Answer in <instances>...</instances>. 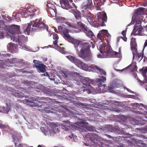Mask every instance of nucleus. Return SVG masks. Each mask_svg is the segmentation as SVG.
Masks as SVG:
<instances>
[{
    "label": "nucleus",
    "instance_id": "nucleus-29",
    "mask_svg": "<svg viewBox=\"0 0 147 147\" xmlns=\"http://www.w3.org/2000/svg\"><path fill=\"white\" fill-rule=\"evenodd\" d=\"M84 33L87 37L89 38H93L94 36H95L94 33L91 30L89 29V28Z\"/></svg>",
    "mask_w": 147,
    "mask_h": 147
},
{
    "label": "nucleus",
    "instance_id": "nucleus-25",
    "mask_svg": "<svg viewBox=\"0 0 147 147\" xmlns=\"http://www.w3.org/2000/svg\"><path fill=\"white\" fill-rule=\"evenodd\" d=\"M17 47L18 45L17 44L12 43L11 42L9 43L7 46V49L12 53H13L16 50Z\"/></svg>",
    "mask_w": 147,
    "mask_h": 147
},
{
    "label": "nucleus",
    "instance_id": "nucleus-33",
    "mask_svg": "<svg viewBox=\"0 0 147 147\" xmlns=\"http://www.w3.org/2000/svg\"><path fill=\"white\" fill-rule=\"evenodd\" d=\"M110 54L111 55H113L112 57H115L117 56L118 55H119V57L121 55V49L119 48V52H117L116 51H114L113 52L111 53Z\"/></svg>",
    "mask_w": 147,
    "mask_h": 147
},
{
    "label": "nucleus",
    "instance_id": "nucleus-27",
    "mask_svg": "<svg viewBox=\"0 0 147 147\" xmlns=\"http://www.w3.org/2000/svg\"><path fill=\"white\" fill-rule=\"evenodd\" d=\"M91 68L96 71H99L101 75L104 76H106V71L103 69L100 68L98 66L95 65H92Z\"/></svg>",
    "mask_w": 147,
    "mask_h": 147
},
{
    "label": "nucleus",
    "instance_id": "nucleus-31",
    "mask_svg": "<svg viewBox=\"0 0 147 147\" xmlns=\"http://www.w3.org/2000/svg\"><path fill=\"white\" fill-rule=\"evenodd\" d=\"M108 143L106 142H102V139L101 141H99L97 144L98 147H109Z\"/></svg>",
    "mask_w": 147,
    "mask_h": 147
},
{
    "label": "nucleus",
    "instance_id": "nucleus-4",
    "mask_svg": "<svg viewBox=\"0 0 147 147\" xmlns=\"http://www.w3.org/2000/svg\"><path fill=\"white\" fill-rule=\"evenodd\" d=\"M85 136L90 141L92 145L96 146H97L98 142L102 141V138L100 137L93 133H89Z\"/></svg>",
    "mask_w": 147,
    "mask_h": 147
},
{
    "label": "nucleus",
    "instance_id": "nucleus-8",
    "mask_svg": "<svg viewBox=\"0 0 147 147\" xmlns=\"http://www.w3.org/2000/svg\"><path fill=\"white\" fill-rule=\"evenodd\" d=\"M95 21L96 22H97L103 23L106 22L107 20L106 13L103 12H99L95 16Z\"/></svg>",
    "mask_w": 147,
    "mask_h": 147
},
{
    "label": "nucleus",
    "instance_id": "nucleus-56",
    "mask_svg": "<svg viewBox=\"0 0 147 147\" xmlns=\"http://www.w3.org/2000/svg\"><path fill=\"white\" fill-rule=\"evenodd\" d=\"M45 76L49 77L48 73L47 72H45Z\"/></svg>",
    "mask_w": 147,
    "mask_h": 147
},
{
    "label": "nucleus",
    "instance_id": "nucleus-52",
    "mask_svg": "<svg viewBox=\"0 0 147 147\" xmlns=\"http://www.w3.org/2000/svg\"><path fill=\"white\" fill-rule=\"evenodd\" d=\"M58 40H55V41H54L53 42V44L54 45H55V46L56 47H57L58 46V45L57 44V41Z\"/></svg>",
    "mask_w": 147,
    "mask_h": 147
},
{
    "label": "nucleus",
    "instance_id": "nucleus-53",
    "mask_svg": "<svg viewBox=\"0 0 147 147\" xmlns=\"http://www.w3.org/2000/svg\"><path fill=\"white\" fill-rule=\"evenodd\" d=\"M33 62L34 64H36L37 65L40 64L38 63L39 62L37 60H34L33 61Z\"/></svg>",
    "mask_w": 147,
    "mask_h": 147
},
{
    "label": "nucleus",
    "instance_id": "nucleus-11",
    "mask_svg": "<svg viewBox=\"0 0 147 147\" xmlns=\"http://www.w3.org/2000/svg\"><path fill=\"white\" fill-rule=\"evenodd\" d=\"M48 9V11L49 12L51 17L56 16L57 13V9L55 6L50 4H47L46 6Z\"/></svg>",
    "mask_w": 147,
    "mask_h": 147
},
{
    "label": "nucleus",
    "instance_id": "nucleus-21",
    "mask_svg": "<svg viewBox=\"0 0 147 147\" xmlns=\"http://www.w3.org/2000/svg\"><path fill=\"white\" fill-rule=\"evenodd\" d=\"M20 26L18 25H13L10 28L9 30V32L11 34L13 35H14L17 33L18 34L19 31Z\"/></svg>",
    "mask_w": 147,
    "mask_h": 147
},
{
    "label": "nucleus",
    "instance_id": "nucleus-59",
    "mask_svg": "<svg viewBox=\"0 0 147 147\" xmlns=\"http://www.w3.org/2000/svg\"><path fill=\"white\" fill-rule=\"evenodd\" d=\"M69 1V2L70 3H71L72 2H73V1L72 0H68Z\"/></svg>",
    "mask_w": 147,
    "mask_h": 147
},
{
    "label": "nucleus",
    "instance_id": "nucleus-13",
    "mask_svg": "<svg viewBox=\"0 0 147 147\" xmlns=\"http://www.w3.org/2000/svg\"><path fill=\"white\" fill-rule=\"evenodd\" d=\"M63 74L65 77L67 78L69 77L71 80L76 81V82L80 80V78L79 77H81L78 73L76 72H74L71 75L68 74H67L65 72Z\"/></svg>",
    "mask_w": 147,
    "mask_h": 147
},
{
    "label": "nucleus",
    "instance_id": "nucleus-15",
    "mask_svg": "<svg viewBox=\"0 0 147 147\" xmlns=\"http://www.w3.org/2000/svg\"><path fill=\"white\" fill-rule=\"evenodd\" d=\"M42 109H39L42 112H45L47 113H55L57 112V108L53 106H48L47 107H45Z\"/></svg>",
    "mask_w": 147,
    "mask_h": 147
},
{
    "label": "nucleus",
    "instance_id": "nucleus-19",
    "mask_svg": "<svg viewBox=\"0 0 147 147\" xmlns=\"http://www.w3.org/2000/svg\"><path fill=\"white\" fill-rule=\"evenodd\" d=\"M66 57L71 61L74 63L77 66L80 67L81 65V63L82 64V62L74 56L69 55L66 56Z\"/></svg>",
    "mask_w": 147,
    "mask_h": 147
},
{
    "label": "nucleus",
    "instance_id": "nucleus-28",
    "mask_svg": "<svg viewBox=\"0 0 147 147\" xmlns=\"http://www.w3.org/2000/svg\"><path fill=\"white\" fill-rule=\"evenodd\" d=\"M80 124H82L84 126H86V128L87 130L92 131H94L95 130L94 127L92 126H89L88 123H87L81 122Z\"/></svg>",
    "mask_w": 147,
    "mask_h": 147
},
{
    "label": "nucleus",
    "instance_id": "nucleus-23",
    "mask_svg": "<svg viewBox=\"0 0 147 147\" xmlns=\"http://www.w3.org/2000/svg\"><path fill=\"white\" fill-rule=\"evenodd\" d=\"M87 19L88 20L89 24L90 23H92V22H93L94 15L93 14L91 13L90 12H87L86 11H85V12H83Z\"/></svg>",
    "mask_w": 147,
    "mask_h": 147
},
{
    "label": "nucleus",
    "instance_id": "nucleus-45",
    "mask_svg": "<svg viewBox=\"0 0 147 147\" xmlns=\"http://www.w3.org/2000/svg\"><path fill=\"white\" fill-rule=\"evenodd\" d=\"M8 126V125H3L2 124L0 123V128L1 129H4L7 127Z\"/></svg>",
    "mask_w": 147,
    "mask_h": 147
},
{
    "label": "nucleus",
    "instance_id": "nucleus-35",
    "mask_svg": "<svg viewBox=\"0 0 147 147\" xmlns=\"http://www.w3.org/2000/svg\"><path fill=\"white\" fill-rule=\"evenodd\" d=\"M94 2L95 7L98 10H101L100 6H101L102 4H101V2H98L96 0H95Z\"/></svg>",
    "mask_w": 147,
    "mask_h": 147
},
{
    "label": "nucleus",
    "instance_id": "nucleus-16",
    "mask_svg": "<svg viewBox=\"0 0 147 147\" xmlns=\"http://www.w3.org/2000/svg\"><path fill=\"white\" fill-rule=\"evenodd\" d=\"M136 40V39L135 38H132L131 39L130 42L131 48L134 56L136 55L137 52V45Z\"/></svg>",
    "mask_w": 147,
    "mask_h": 147
},
{
    "label": "nucleus",
    "instance_id": "nucleus-60",
    "mask_svg": "<svg viewBox=\"0 0 147 147\" xmlns=\"http://www.w3.org/2000/svg\"><path fill=\"white\" fill-rule=\"evenodd\" d=\"M3 38V35L2 34L0 35V38Z\"/></svg>",
    "mask_w": 147,
    "mask_h": 147
},
{
    "label": "nucleus",
    "instance_id": "nucleus-47",
    "mask_svg": "<svg viewBox=\"0 0 147 147\" xmlns=\"http://www.w3.org/2000/svg\"><path fill=\"white\" fill-rule=\"evenodd\" d=\"M137 54L136 55V57H137L138 59H139L141 56H142V54H143V53H136V54Z\"/></svg>",
    "mask_w": 147,
    "mask_h": 147
},
{
    "label": "nucleus",
    "instance_id": "nucleus-34",
    "mask_svg": "<svg viewBox=\"0 0 147 147\" xmlns=\"http://www.w3.org/2000/svg\"><path fill=\"white\" fill-rule=\"evenodd\" d=\"M67 19L65 18L62 17H59L58 18V22L61 23H65L68 25L67 23H69L67 22Z\"/></svg>",
    "mask_w": 147,
    "mask_h": 147
},
{
    "label": "nucleus",
    "instance_id": "nucleus-10",
    "mask_svg": "<svg viewBox=\"0 0 147 147\" xmlns=\"http://www.w3.org/2000/svg\"><path fill=\"white\" fill-rule=\"evenodd\" d=\"M100 78H96L95 79V82L98 85V89L103 90L105 88V86L103 83L106 79L105 77L103 76H100Z\"/></svg>",
    "mask_w": 147,
    "mask_h": 147
},
{
    "label": "nucleus",
    "instance_id": "nucleus-51",
    "mask_svg": "<svg viewBox=\"0 0 147 147\" xmlns=\"http://www.w3.org/2000/svg\"><path fill=\"white\" fill-rule=\"evenodd\" d=\"M126 31L125 30H123L121 32V34L123 36H126Z\"/></svg>",
    "mask_w": 147,
    "mask_h": 147
},
{
    "label": "nucleus",
    "instance_id": "nucleus-57",
    "mask_svg": "<svg viewBox=\"0 0 147 147\" xmlns=\"http://www.w3.org/2000/svg\"><path fill=\"white\" fill-rule=\"evenodd\" d=\"M136 67H137V66H136L134 68L133 70H137V68Z\"/></svg>",
    "mask_w": 147,
    "mask_h": 147
},
{
    "label": "nucleus",
    "instance_id": "nucleus-6",
    "mask_svg": "<svg viewBox=\"0 0 147 147\" xmlns=\"http://www.w3.org/2000/svg\"><path fill=\"white\" fill-rule=\"evenodd\" d=\"M68 25L72 28L78 29L80 28L84 32L88 29L86 25L80 22H77L76 24L71 23H67Z\"/></svg>",
    "mask_w": 147,
    "mask_h": 147
},
{
    "label": "nucleus",
    "instance_id": "nucleus-64",
    "mask_svg": "<svg viewBox=\"0 0 147 147\" xmlns=\"http://www.w3.org/2000/svg\"><path fill=\"white\" fill-rule=\"evenodd\" d=\"M42 76H45V73H44L42 74Z\"/></svg>",
    "mask_w": 147,
    "mask_h": 147
},
{
    "label": "nucleus",
    "instance_id": "nucleus-18",
    "mask_svg": "<svg viewBox=\"0 0 147 147\" xmlns=\"http://www.w3.org/2000/svg\"><path fill=\"white\" fill-rule=\"evenodd\" d=\"M70 11L72 12L76 18L77 20L81 19V12L78 10L77 9V7L75 5L74 7L71 9L70 10Z\"/></svg>",
    "mask_w": 147,
    "mask_h": 147
},
{
    "label": "nucleus",
    "instance_id": "nucleus-36",
    "mask_svg": "<svg viewBox=\"0 0 147 147\" xmlns=\"http://www.w3.org/2000/svg\"><path fill=\"white\" fill-rule=\"evenodd\" d=\"M24 102L31 106H34V104L32 101L28 100L25 99L24 100Z\"/></svg>",
    "mask_w": 147,
    "mask_h": 147
},
{
    "label": "nucleus",
    "instance_id": "nucleus-44",
    "mask_svg": "<svg viewBox=\"0 0 147 147\" xmlns=\"http://www.w3.org/2000/svg\"><path fill=\"white\" fill-rule=\"evenodd\" d=\"M53 39L56 40H58L59 38L58 35L56 33H55L53 34Z\"/></svg>",
    "mask_w": 147,
    "mask_h": 147
},
{
    "label": "nucleus",
    "instance_id": "nucleus-58",
    "mask_svg": "<svg viewBox=\"0 0 147 147\" xmlns=\"http://www.w3.org/2000/svg\"><path fill=\"white\" fill-rule=\"evenodd\" d=\"M127 91L128 92H133L131 90H130L128 88H127Z\"/></svg>",
    "mask_w": 147,
    "mask_h": 147
},
{
    "label": "nucleus",
    "instance_id": "nucleus-2",
    "mask_svg": "<svg viewBox=\"0 0 147 147\" xmlns=\"http://www.w3.org/2000/svg\"><path fill=\"white\" fill-rule=\"evenodd\" d=\"M31 24L32 25V30L34 31L41 28L46 29L47 30L48 29V26L42 21L41 20L36 19L34 21L31 22L30 24H25L23 25L24 32L26 34H30L31 29Z\"/></svg>",
    "mask_w": 147,
    "mask_h": 147
},
{
    "label": "nucleus",
    "instance_id": "nucleus-9",
    "mask_svg": "<svg viewBox=\"0 0 147 147\" xmlns=\"http://www.w3.org/2000/svg\"><path fill=\"white\" fill-rule=\"evenodd\" d=\"M61 7L63 9L67 10H70L74 7L75 4L74 3H72V5L68 0H59Z\"/></svg>",
    "mask_w": 147,
    "mask_h": 147
},
{
    "label": "nucleus",
    "instance_id": "nucleus-41",
    "mask_svg": "<svg viewBox=\"0 0 147 147\" xmlns=\"http://www.w3.org/2000/svg\"><path fill=\"white\" fill-rule=\"evenodd\" d=\"M51 99L48 98H46L45 100V101H43V104H49L50 103L51 101Z\"/></svg>",
    "mask_w": 147,
    "mask_h": 147
},
{
    "label": "nucleus",
    "instance_id": "nucleus-5",
    "mask_svg": "<svg viewBox=\"0 0 147 147\" xmlns=\"http://www.w3.org/2000/svg\"><path fill=\"white\" fill-rule=\"evenodd\" d=\"M145 9L143 7H139L136 9L133 15L131 21L132 22L134 21H141V20L142 19L143 17L142 16L144 14Z\"/></svg>",
    "mask_w": 147,
    "mask_h": 147
},
{
    "label": "nucleus",
    "instance_id": "nucleus-32",
    "mask_svg": "<svg viewBox=\"0 0 147 147\" xmlns=\"http://www.w3.org/2000/svg\"><path fill=\"white\" fill-rule=\"evenodd\" d=\"M12 140L13 142H14L15 147H23V144H19L18 145V143L17 142H18L19 141L17 139V138L13 135L12 136Z\"/></svg>",
    "mask_w": 147,
    "mask_h": 147
},
{
    "label": "nucleus",
    "instance_id": "nucleus-30",
    "mask_svg": "<svg viewBox=\"0 0 147 147\" xmlns=\"http://www.w3.org/2000/svg\"><path fill=\"white\" fill-rule=\"evenodd\" d=\"M34 12V10L33 8H28V9H25V11H19L17 13L18 14H20L22 15H25L26 13H31Z\"/></svg>",
    "mask_w": 147,
    "mask_h": 147
},
{
    "label": "nucleus",
    "instance_id": "nucleus-7",
    "mask_svg": "<svg viewBox=\"0 0 147 147\" xmlns=\"http://www.w3.org/2000/svg\"><path fill=\"white\" fill-rule=\"evenodd\" d=\"M81 78H80V80L76 82V84L82 86L83 87L84 86H89L90 84H93V81L89 78H83L82 77Z\"/></svg>",
    "mask_w": 147,
    "mask_h": 147
},
{
    "label": "nucleus",
    "instance_id": "nucleus-37",
    "mask_svg": "<svg viewBox=\"0 0 147 147\" xmlns=\"http://www.w3.org/2000/svg\"><path fill=\"white\" fill-rule=\"evenodd\" d=\"M142 73L144 77L147 78V67L142 69Z\"/></svg>",
    "mask_w": 147,
    "mask_h": 147
},
{
    "label": "nucleus",
    "instance_id": "nucleus-43",
    "mask_svg": "<svg viewBox=\"0 0 147 147\" xmlns=\"http://www.w3.org/2000/svg\"><path fill=\"white\" fill-rule=\"evenodd\" d=\"M22 37V38H24V36L23 35H22L21 36L20 35H18V41L19 42L18 43H20V42H21V37Z\"/></svg>",
    "mask_w": 147,
    "mask_h": 147
},
{
    "label": "nucleus",
    "instance_id": "nucleus-54",
    "mask_svg": "<svg viewBox=\"0 0 147 147\" xmlns=\"http://www.w3.org/2000/svg\"><path fill=\"white\" fill-rule=\"evenodd\" d=\"M146 46H147V39L145 41V43H144V49H143V50H144V48Z\"/></svg>",
    "mask_w": 147,
    "mask_h": 147
},
{
    "label": "nucleus",
    "instance_id": "nucleus-46",
    "mask_svg": "<svg viewBox=\"0 0 147 147\" xmlns=\"http://www.w3.org/2000/svg\"><path fill=\"white\" fill-rule=\"evenodd\" d=\"M144 57V61H145L146 60H147V53L146 54H145V55H144V53H143V54H142V57H141L142 59Z\"/></svg>",
    "mask_w": 147,
    "mask_h": 147
},
{
    "label": "nucleus",
    "instance_id": "nucleus-12",
    "mask_svg": "<svg viewBox=\"0 0 147 147\" xmlns=\"http://www.w3.org/2000/svg\"><path fill=\"white\" fill-rule=\"evenodd\" d=\"M97 37L100 40L103 39V37L106 36L109 39L111 38V35L108 33V31L106 30H100L97 34Z\"/></svg>",
    "mask_w": 147,
    "mask_h": 147
},
{
    "label": "nucleus",
    "instance_id": "nucleus-42",
    "mask_svg": "<svg viewBox=\"0 0 147 147\" xmlns=\"http://www.w3.org/2000/svg\"><path fill=\"white\" fill-rule=\"evenodd\" d=\"M92 22V23H90V24L92 26L95 27H98L99 26V24L98 23H94V21Z\"/></svg>",
    "mask_w": 147,
    "mask_h": 147
},
{
    "label": "nucleus",
    "instance_id": "nucleus-40",
    "mask_svg": "<svg viewBox=\"0 0 147 147\" xmlns=\"http://www.w3.org/2000/svg\"><path fill=\"white\" fill-rule=\"evenodd\" d=\"M74 104L76 106H79L83 107L85 105L84 104L81 103L79 101H75L74 102Z\"/></svg>",
    "mask_w": 147,
    "mask_h": 147
},
{
    "label": "nucleus",
    "instance_id": "nucleus-39",
    "mask_svg": "<svg viewBox=\"0 0 147 147\" xmlns=\"http://www.w3.org/2000/svg\"><path fill=\"white\" fill-rule=\"evenodd\" d=\"M57 49L60 53L63 54L65 53V51L64 50V49L63 47L61 48L60 47L57 46Z\"/></svg>",
    "mask_w": 147,
    "mask_h": 147
},
{
    "label": "nucleus",
    "instance_id": "nucleus-62",
    "mask_svg": "<svg viewBox=\"0 0 147 147\" xmlns=\"http://www.w3.org/2000/svg\"><path fill=\"white\" fill-rule=\"evenodd\" d=\"M107 136H108V137H109V138H111V136H109V135H107Z\"/></svg>",
    "mask_w": 147,
    "mask_h": 147
},
{
    "label": "nucleus",
    "instance_id": "nucleus-49",
    "mask_svg": "<svg viewBox=\"0 0 147 147\" xmlns=\"http://www.w3.org/2000/svg\"><path fill=\"white\" fill-rule=\"evenodd\" d=\"M108 91L110 92H112L113 91V88L111 87H108L107 88Z\"/></svg>",
    "mask_w": 147,
    "mask_h": 147
},
{
    "label": "nucleus",
    "instance_id": "nucleus-22",
    "mask_svg": "<svg viewBox=\"0 0 147 147\" xmlns=\"http://www.w3.org/2000/svg\"><path fill=\"white\" fill-rule=\"evenodd\" d=\"M109 131L111 132L115 131H120L121 132L123 131V129L117 126H113L112 125H109L107 126Z\"/></svg>",
    "mask_w": 147,
    "mask_h": 147
},
{
    "label": "nucleus",
    "instance_id": "nucleus-61",
    "mask_svg": "<svg viewBox=\"0 0 147 147\" xmlns=\"http://www.w3.org/2000/svg\"><path fill=\"white\" fill-rule=\"evenodd\" d=\"M95 45H92V48H94V47Z\"/></svg>",
    "mask_w": 147,
    "mask_h": 147
},
{
    "label": "nucleus",
    "instance_id": "nucleus-24",
    "mask_svg": "<svg viewBox=\"0 0 147 147\" xmlns=\"http://www.w3.org/2000/svg\"><path fill=\"white\" fill-rule=\"evenodd\" d=\"M33 66L36 67L38 72L44 73L46 71V66L42 64L38 65L34 64Z\"/></svg>",
    "mask_w": 147,
    "mask_h": 147
},
{
    "label": "nucleus",
    "instance_id": "nucleus-48",
    "mask_svg": "<svg viewBox=\"0 0 147 147\" xmlns=\"http://www.w3.org/2000/svg\"><path fill=\"white\" fill-rule=\"evenodd\" d=\"M4 25V23L2 20L0 21V29L2 28Z\"/></svg>",
    "mask_w": 147,
    "mask_h": 147
},
{
    "label": "nucleus",
    "instance_id": "nucleus-50",
    "mask_svg": "<svg viewBox=\"0 0 147 147\" xmlns=\"http://www.w3.org/2000/svg\"><path fill=\"white\" fill-rule=\"evenodd\" d=\"M121 38H122V39L125 42H126L127 41V38L126 37V36L123 37H121Z\"/></svg>",
    "mask_w": 147,
    "mask_h": 147
},
{
    "label": "nucleus",
    "instance_id": "nucleus-55",
    "mask_svg": "<svg viewBox=\"0 0 147 147\" xmlns=\"http://www.w3.org/2000/svg\"><path fill=\"white\" fill-rule=\"evenodd\" d=\"M30 99L33 100V101H35L36 100V99L35 98H34V97H32L31 98H30Z\"/></svg>",
    "mask_w": 147,
    "mask_h": 147
},
{
    "label": "nucleus",
    "instance_id": "nucleus-14",
    "mask_svg": "<svg viewBox=\"0 0 147 147\" xmlns=\"http://www.w3.org/2000/svg\"><path fill=\"white\" fill-rule=\"evenodd\" d=\"M75 124H71L69 121H67V122L62 125V127L66 131H68L70 129H77L78 127L76 126Z\"/></svg>",
    "mask_w": 147,
    "mask_h": 147
},
{
    "label": "nucleus",
    "instance_id": "nucleus-38",
    "mask_svg": "<svg viewBox=\"0 0 147 147\" xmlns=\"http://www.w3.org/2000/svg\"><path fill=\"white\" fill-rule=\"evenodd\" d=\"M79 67H81L84 70H87L88 68V66L83 62L82 64L81 63V65Z\"/></svg>",
    "mask_w": 147,
    "mask_h": 147
},
{
    "label": "nucleus",
    "instance_id": "nucleus-63",
    "mask_svg": "<svg viewBox=\"0 0 147 147\" xmlns=\"http://www.w3.org/2000/svg\"><path fill=\"white\" fill-rule=\"evenodd\" d=\"M120 147H125V146H124L123 144H121L120 145Z\"/></svg>",
    "mask_w": 147,
    "mask_h": 147
},
{
    "label": "nucleus",
    "instance_id": "nucleus-17",
    "mask_svg": "<svg viewBox=\"0 0 147 147\" xmlns=\"http://www.w3.org/2000/svg\"><path fill=\"white\" fill-rule=\"evenodd\" d=\"M136 139L135 140V142L137 144H141V145L140 146H143L144 147H146L145 144L143 142V141L141 140H139L138 138H140V139L143 140L144 138H146V137L144 136L143 135H141L139 134H137L135 136Z\"/></svg>",
    "mask_w": 147,
    "mask_h": 147
},
{
    "label": "nucleus",
    "instance_id": "nucleus-3",
    "mask_svg": "<svg viewBox=\"0 0 147 147\" xmlns=\"http://www.w3.org/2000/svg\"><path fill=\"white\" fill-rule=\"evenodd\" d=\"M141 21H134L132 22L131 21L130 24H134V28L131 34V35L144 36V27H142L141 25Z\"/></svg>",
    "mask_w": 147,
    "mask_h": 147
},
{
    "label": "nucleus",
    "instance_id": "nucleus-20",
    "mask_svg": "<svg viewBox=\"0 0 147 147\" xmlns=\"http://www.w3.org/2000/svg\"><path fill=\"white\" fill-rule=\"evenodd\" d=\"M92 2L91 0H88V3L87 4L82 6V9H83L82 10V12H85L87 9L92 10L93 8V7L92 6Z\"/></svg>",
    "mask_w": 147,
    "mask_h": 147
},
{
    "label": "nucleus",
    "instance_id": "nucleus-26",
    "mask_svg": "<svg viewBox=\"0 0 147 147\" xmlns=\"http://www.w3.org/2000/svg\"><path fill=\"white\" fill-rule=\"evenodd\" d=\"M81 122H77V124L76 123L75 125L76 126L78 127L77 129H79L82 134L84 135V134L83 133H85V132H86V130H87L86 128V126H84L80 124Z\"/></svg>",
    "mask_w": 147,
    "mask_h": 147
},
{
    "label": "nucleus",
    "instance_id": "nucleus-1",
    "mask_svg": "<svg viewBox=\"0 0 147 147\" xmlns=\"http://www.w3.org/2000/svg\"><path fill=\"white\" fill-rule=\"evenodd\" d=\"M59 31L63 34L64 38L71 42L72 44L81 47L79 53V55L81 58L86 59L89 58L90 56V48L91 45L88 43L85 42L81 43L80 41H78L71 37L69 34V30L64 27L63 26H59L58 27Z\"/></svg>",
    "mask_w": 147,
    "mask_h": 147
}]
</instances>
